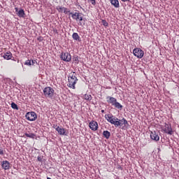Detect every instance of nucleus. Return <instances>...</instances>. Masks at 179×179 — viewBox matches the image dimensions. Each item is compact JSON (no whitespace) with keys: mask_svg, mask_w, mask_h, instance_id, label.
I'll list each match as a JSON object with an SVG mask.
<instances>
[{"mask_svg":"<svg viewBox=\"0 0 179 179\" xmlns=\"http://www.w3.org/2000/svg\"><path fill=\"white\" fill-rule=\"evenodd\" d=\"M106 99L108 104L113 106L115 108H118V110H122V105H121V103L117 101V99H115V97L107 96Z\"/></svg>","mask_w":179,"mask_h":179,"instance_id":"nucleus-1","label":"nucleus"},{"mask_svg":"<svg viewBox=\"0 0 179 179\" xmlns=\"http://www.w3.org/2000/svg\"><path fill=\"white\" fill-rule=\"evenodd\" d=\"M68 80H69V84L67 85V86L69 87H71V89H76L75 85H76V83L78 82V78H76L75 73H73L71 76H69Z\"/></svg>","mask_w":179,"mask_h":179,"instance_id":"nucleus-2","label":"nucleus"},{"mask_svg":"<svg viewBox=\"0 0 179 179\" xmlns=\"http://www.w3.org/2000/svg\"><path fill=\"white\" fill-rule=\"evenodd\" d=\"M128 125H129V124H128V121L127 120V119L123 117L122 120L117 118L115 127L116 128H118V127H120V128H122V129H127V126Z\"/></svg>","mask_w":179,"mask_h":179,"instance_id":"nucleus-3","label":"nucleus"},{"mask_svg":"<svg viewBox=\"0 0 179 179\" xmlns=\"http://www.w3.org/2000/svg\"><path fill=\"white\" fill-rule=\"evenodd\" d=\"M55 92L51 87H46L43 89V95L46 98L52 99Z\"/></svg>","mask_w":179,"mask_h":179,"instance_id":"nucleus-4","label":"nucleus"},{"mask_svg":"<svg viewBox=\"0 0 179 179\" xmlns=\"http://www.w3.org/2000/svg\"><path fill=\"white\" fill-rule=\"evenodd\" d=\"M105 119L108 122L111 124L112 125H115L117 120H118V117L114 116V115L109 113L105 115Z\"/></svg>","mask_w":179,"mask_h":179,"instance_id":"nucleus-5","label":"nucleus"},{"mask_svg":"<svg viewBox=\"0 0 179 179\" xmlns=\"http://www.w3.org/2000/svg\"><path fill=\"white\" fill-rule=\"evenodd\" d=\"M133 54L134 57H136L139 59L143 58V55H145V52H143V50L138 48H136L135 49H134Z\"/></svg>","mask_w":179,"mask_h":179,"instance_id":"nucleus-6","label":"nucleus"},{"mask_svg":"<svg viewBox=\"0 0 179 179\" xmlns=\"http://www.w3.org/2000/svg\"><path fill=\"white\" fill-rule=\"evenodd\" d=\"M25 117L28 121H36V120H37V114H36L35 112H28Z\"/></svg>","mask_w":179,"mask_h":179,"instance_id":"nucleus-7","label":"nucleus"},{"mask_svg":"<svg viewBox=\"0 0 179 179\" xmlns=\"http://www.w3.org/2000/svg\"><path fill=\"white\" fill-rule=\"evenodd\" d=\"M162 131H164L165 134H168V135H173V134L171 125L166 123H165V125L162 128Z\"/></svg>","mask_w":179,"mask_h":179,"instance_id":"nucleus-8","label":"nucleus"},{"mask_svg":"<svg viewBox=\"0 0 179 179\" xmlns=\"http://www.w3.org/2000/svg\"><path fill=\"white\" fill-rule=\"evenodd\" d=\"M61 59L66 62H70L72 59V56H71L69 52H62Z\"/></svg>","mask_w":179,"mask_h":179,"instance_id":"nucleus-9","label":"nucleus"},{"mask_svg":"<svg viewBox=\"0 0 179 179\" xmlns=\"http://www.w3.org/2000/svg\"><path fill=\"white\" fill-rule=\"evenodd\" d=\"M89 127L92 131H97L99 129V123L94 120H92L89 123Z\"/></svg>","mask_w":179,"mask_h":179,"instance_id":"nucleus-10","label":"nucleus"},{"mask_svg":"<svg viewBox=\"0 0 179 179\" xmlns=\"http://www.w3.org/2000/svg\"><path fill=\"white\" fill-rule=\"evenodd\" d=\"M57 10H58V12H59V13H65V15H68L69 13H71V10L68 9L65 7H62V6H57Z\"/></svg>","mask_w":179,"mask_h":179,"instance_id":"nucleus-11","label":"nucleus"},{"mask_svg":"<svg viewBox=\"0 0 179 179\" xmlns=\"http://www.w3.org/2000/svg\"><path fill=\"white\" fill-rule=\"evenodd\" d=\"M15 10L17 13V16H18V17H24V16H26L24 10H23L22 8L19 10V8L17 7H15Z\"/></svg>","mask_w":179,"mask_h":179,"instance_id":"nucleus-12","label":"nucleus"},{"mask_svg":"<svg viewBox=\"0 0 179 179\" xmlns=\"http://www.w3.org/2000/svg\"><path fill=\"white\" fill-rule=\"evenodd\" d=\"M150 138L152 139V141H159L160 137L159 136V134L156 133V131H151L150 133Z\"/></svg>","mask_w":179,"mask_h":179,"instance_id":"nucleus-13","label":"nucleus"},{"mask_svg":"<svg viewBox=\"0 0 179 179\" xmlns=\"http://www.w3.org/2000/svg\"><path fill=\"white\" fill-rule=\"evenodd\" d=\"M56 131L58 132L59 135H63V136L66 135V130L63 127L61 128L58 126L56 128Z\"/></svg>","mask_w":179,"mask_h":179,"instance_id":"nucleus-14","label":"nucleus"},{"mask_svg":"<svg viewBox=\"0 0 179 179\" xmlns=\"http://www.w3.org/2000/svg\"><path fill=\"white\" fill-rule=\"evenodd\" d=\"M1 167L3 170H9L10 169V163L8 161H3Z\"/></svg>","mask_w":179,"mask_h":179,"instance_id":"nucleus-15","label":"nucleus"},{"mask_svg":"<svg viewBox=\"0 0 179 179\" xmlns=\"http://www.w3.org/2000/svg\"><path fill=\"white\" fill-rule=\"evenodd\" d=\"M2 57L3 58H4V59H7V61H9V59H12V57H13V55H12V52H7L3 53Z\"/></svg>","mask_w":179,"mask_h":179,"instance_id":"nucleus-16","label":"nucleus"},{"mask_svg":"<svg viewBox=\"0 0 179 179\" xmlns=\"http://www.w3.org/2000/svg\"><path fill=\"white\" fill-rule=\"evenodd\" d=\"M73 38L76 41H81L80 39V36H79V34L76 32H74L72 35Z\"/></svg>","mask_w":179,"mask_h":179,"instance_id":"nucleus-17","label":"nucleus"},{"mask_svg":"<svg viewBox=\"0 0 179 179\" xmlns=\"http://www.w3.org/2000/svg\"><path fill=\"white\" fill-rule=\"evenodd\" d=\"M110 3L115 8H120V1L118 0H110Z\"/></svg>","mask_w":179,"mask_h":179,"instance_id":"nucleus-18","label":"nucleus"},{"mask_svg":"<svg viewBox=\"0 0 179 179\" xmlns=\"http://www.w3.org/2000/svg\"><path fill=\"white\" fill-rule=\"evenodd\" d=\"M69 15H72L73 19H74L75 20H79V16H80V13H70Z\"/></svg>","mask_w":179,"mask_h":179,"instance_id":"nucleus-19","label":"nucleus"},{"mask_svg":"<svg viewBox=\"0 0 179 179\" xmlns=\"http://www.w3.org/2000/svg\"><path fill=\"white\" fill-rule=\"evenodd\" d=\"M103 136L106 139H110V137L111 136V133L108 131H103Z\"/></svg>","mask_w":179,"mask_h":179,"instance_id":"nucleus-20","label":"nucleus"},{"mask_svg":"<svg viewBox=\"0 0 179 179\" xmlns=\"http://www.w3.org/2000/svg\"><path fill=\"white\" fill-rule=\"evenodd\" d=\"M24 135L27 138H31V139H34V138H36V134L33 133H25Z\"/></svg>","mask_w":179,"mask_h":179,"instance_id":"nucleus-21","label":"nucleus"},{"mask_svg":"<svg viewBox=\"0 0 179 179\" xmlns=\"http://www.w3.org/2000/svg\"><path fill=\"white\" fill-rule=\"evenodd\" d=\"M11 108H13V110H19V107H17V105L14 102L11 103Z\"/></svg>","mask_w":179,"mask_h":179,"instance_id":"nucleus-22","label":"nucleus"},{"mask_svg":"<svg viewBox=\"0 0 179 179\" xmlns=\"http://www.w3.org/2000/svg\"><path fill=\"white\" fill-rule=\"evenodd\" d=\"M101 23L104 26V27H108V22H107L106 20H102Z\"/></svg>","mask_w":179,"mask_h":179,"instance_id":"nucleus-23","label":"nucleus"},{"mask_svg":"<svg viewBox=\"0 0 179 179\" xmlns=\"http://www.w3.org/2000/svg\"><path fill=\"white\" fill-rule=\"evenodd\" d=\"M84 99L85 100H92V95L85 94Z\"/></svg>","mask_w":179,"mask_h":179,"instance_id":"nucleus-24","label":"nucleus"},{"mask_svg":"<svg viewBox=\"0 0 179 179\" xmlns=\"http://www.w3.org/2000/svg\"><path fill=\"white\" fill-rule=\"evenodd\" d=\"M24 65H29V66H31V60H27L24 63Z\"/></svg>","mask_w":179,"mask_h":179,"instance_id":"nucleus-25","label":"nucleus"},{"mask_svg":"<svg viewBox=\"0 0 179 179\" xmlns=\"http://www.w3.org/2000/svg\"><path fill=\"white\" fill-rule=\"evenodd\" d=\"M89 2H91L92 5H96V0H88Z\"/></svg>","mask_w":179,"mask_h":179,"instance_id":"nucleus-26","label":"nucleus"},{"mask_svg":"<svg viewBox=\"0 0 179 179\" xmlns=\"http://www.w3.org/2000/svg\"><path fill=\"white\" fill-rule=\"evenodd\" d=\"M3 155H5V153L3 152V150L0 149V155L3 156Z\"/></svg>","mask_w":179,"mask_h":179,"instance_id":"nucleus-27","label":"nucleus"},{"mask_svg":"<svg viewBox=\"0 0 179 179\" xmlns=\"http://www.w3.org/2000/svg\"><path fill=\"white\" fill-rule=\"evenodd\" d=\"M78 20H80V22H82V20H83V17L79 16L78 17Z\"/></svg>","mask_w":179,"mask_h":179,"instance_id":"nucleus-28","label":"nucleus"},{"mask_svg":"<svg viewBox=\"0 0 179 179\" xmlns=\"http://www.w3.org/2000/svg\"><path fill=\"white\" fill-rule=\"evenodd\" d=\"M34 64H36V61L35 60H31V65H34Z\"/></svg>","mask_w":179,"mask_h":179,"instance_id":"nucleus-29","label":"nucleus"},{"mask_svg":"<svg viewBox=\"0 0 179 179\" xmlns=\"http://www.w3.org/2000/svg\"><path fill=\"white\" fill-rule=\"evenodd\" d=\"M38 162H41V157H38Z\"/></svg>","mask_w":179,"mask_h":179,"instance_id":"nucleus-30","label":"nucleus"},{"mask_svg":"<svg viewBox=\"0 0 179 179\" xmlns=\"http://www.w3.org/2000/svg\"><path fill=\"white\" fill-rule=\"evenodd\" d=\"M57 127V125L53 124L52 128H55V129H56Z\"/></svg>","mask_w":179,"mask_h":179,"instance_id":"nucleus-31","label":"nucleus"},{"mask_svg":"<svg viewBox=\"0 0 179 179\" xmlns=\"http://www.w3.org/2000/svg\"><path fill=\"white\" fill-rule=\"evenodd\" d=\"M129 0H122V2H128Z\"/></svg>","mask_w":179,"mask_h":179,"instance_id":"nucleus-32","label":"nucleus"},{"mask_svg":"<svg viewBox=\"0 0 179 179\" xmlns=\"http://www.w3.org/2000/svg\"><path fill=\"white\" fill-rule=\"evenodd\" d=\"M101 112L102 113H104V110H101Z\"/></svg>","mask_w":179,"mask_h":179,"instance_id":"nucleus-33","label":"nucleus"},{"mask_svg":"<svg viewBox=\"0 0 179 179\" xmlns=\"http://www.w3.org/2000/svg\"><path fill=\"white\" fill-rule=\"evenodd\" d=\"M78 59H76L75 61H76Z\"/></svg>","mask_w":179,"mask_h":179,"instance_id":"nucleus-34","label":"nucleus"},{"mask_svg":"<svg viewBox=\"0 0 179 179\" xmlns=\"http://www.w3.org/2000/svg\"><path fill=\"white\" fill-rule=\"evenodd\" d=\"M0 146H1V144H0Z\"/></svg>","mask_w":179,"mask_h":179,"instance_id":"nucleus-35","label":"nucleus"}]
</instances>
